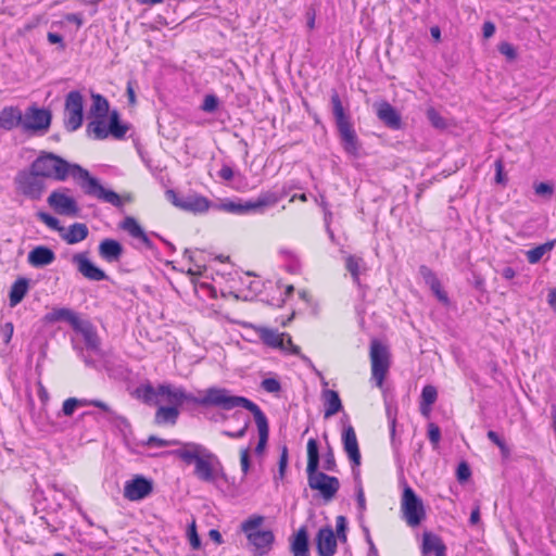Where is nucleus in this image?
<instances>
[{"instance_id":"aec40b11","label":"nucleus","mask_w":556,"mask_h":556,"mask_svg":"<svg viewBox=\"0 0 556 556\" xmlns=\"http://www.w3.org/2000/svg\"><path fill=\"white\" fill-rule=\"evenodd\" d=\"M123 251V245L115 239H104L99 244L100 256L109 263L119 261Z\"/></svg>"},{"instance_id":"e433bc0d","label":"nucleus","mask_w":556,"mask_h":556,"mask_svg":"<svg viewBox=\"0 0 556 556\" xmlns=\"http://www.w3.org/2000/svg\"><path fill=\"white\" fill-rule=\"evenodd\" d=\"M364 266V261L362 257L355 255H348L345 257V268L351 274L353 281L361 286V269Z\"/></svg>"},{"instance_id":"58836bf2","label":"nucleus","mask_w":556,"mask_h":556,"mask_svg":"<svg viewBox=\"0 0 556 556\" xmlns=\"http://www.w3.org/2000/svg\"><path fill=\"white\" fill-rule=\"evenodd\" d=\"M438 397V391L433 386H425L421 391V404L420 409L422 414H426V406H431L435 403Z\"/></svg>"},{"instance_id":"f257e3e1","label":"nucleus","mask_w":556,"mask_h":556,"mask_svg":"<svg viewBox=\"0 0 556 556\" xmlns=\"http://www.w3.org/2000/svg\"><path fill=\"white\" fill-rule=\"evenodd\" d=\"M30 169L42 179L53 178L58 181H64L71 175L78 181L86 194L100 199L116 207L123 205L121 197L115 191L105 189L87 169L78 164H71L53 153H43L38 156L33 162Z\"/></svg>"},{"instance_id":"864d4df0","label":"nucleus","mask_w":556,"mask_h":556,"mask_svg":"<svg viewBox=\"0 0 556 556\" xmlns=\"http://www.w3.org/2000/svg\"><path fill=\"white\" fill-rule=\"evenodd\" d=\"M538 195L549 198L554 192V186L548 182H540L534 186Z\"/></svg>"},{"instance_id":"a878e982","label":"nucleus","mask_w":556,"mask_h":556,"mask_svg":"<svg viewBox=\"0 0 556 556\" xmlns=\"http://www.w3.org/2000/svg\"><path fill=\"white\" fill-rule=\"evenodd\" d=\"M89 235V229L84 223H74L67 229L64 227L63 233L60 237L67 244H76L84 241Z\"/></svg>"},{"instance_id":"412c9836","label":"nucleus","mask_w":556,"mask_h":556,"mask_svg":"<svg viewBox=\"0 0 556 556\" xmlns=\"http://www.w3.org/2000/svg\"><path fill=\"white\" fill-rule=\"evenodd\" d=\"M377 116L388 127L399 129L401 127V116L396 110L388 102L383 101L377 105Z\"/></svg>"},{"instance_id":"3c124183","label":"nucleus","mask_w":556,"mask_h":556,"mask_svg":"<svg viewBox=\"0 0 556 556\" xmlns=\"http://www.w3.org/2000/svg\"><path fill=\"white\" fill-rule=\"evenodd\" d=\"M218 106V99L214 94H206L204 97L203 103L201 105V109L204 112L212 113L214 112Z\"/></svg>"},{"instance_id":"20e7f679","label":"nucleus","mask_w":556,"mask_h":556,"mask_svg":"<svg viewBox=\"0 0 556 556\" xmlns=\"http://www.w3.org/2000/svg\"><path fill=\"white\" fill-rule=\"evenodd\" d=\"M319 451L316 439L307 442V482L312 490L318 491L325 501H331L340 489L337 477L319 471Z\"/></svg>"},{"instance_id":"393cba45","label":"nucleus","mask_w":556,"mask_h":556,"mask_svg":"<svg viewBox=\"0 0 556 556\" xmlns=\"http://www.w3.org/2000/svg\"><path fill=\"white\" fill-rule=\"evenodd\" d=\"M121 228L128 232L132 238L140 240L146 248L152 249V241L134 217L127 216L121 223Z\"/></svg>"},{"instance_id":"cd10ccee","label":"nucleus","mask_w":556,"mask_h":556,"mask_svg":"<svg viewBox=\"0 0 556 556\" xmlns=\"http://www.w3.org/2000/svg\"><path fill=\"white\" fill-rule=\"evenodd\" d=\"M179 204L181 210L193 213H203L210 207V201L205 197L199 194L185 197Z\"/></svg>"},{"instance_id":"7c9ffc66","label":"nucleus","mask_w":556,"mask_h":556,"mask_svg":"<svg viewBox=\"0 0 556 556\" xmlns=\"http://www.w3.org/2000/svg\"><path fill=\"white\" fill-rule=\"evenodd\" d=\"M45 319L48 323L65 320L70 323L73 328H78V323L80 321L78 316L72 309L66 307L52 309L46 315Z\"/></svg>"},{"instance_id":"a211bd4d","label":"nucleus","mask_w":556,"mask_h":556,"mask_svg":"<svg viewBox=\"0 0 556 556\" xmlns=\"http://www.w3.org/2000/svg\"><path fill=\"white\" fill-rule=\"evenodd\" d=\"M248 541L254 547L256 554L265 555L271 549L275 535L270 530H261L249 533Z\"/></svg>"},{"instance_id":"c9c22d12","label":"nucleus","mask_w":556,"mask_h":556,"mask_svg":"<svg viewBox=\"0 0 556 556\" xmlns=\"http://www.w3.org/2000/svg\"><path fill=\"white\" fill-rule=\"evenodd\" d=\"M90 113L98 118H105L109 113L108 100L99 93H92Z\"/></svg>"},{"instance_id":"de8ad7c7","label":"nucleus","mask_w":556,"mask_h":556,"mask_svg":"<svg viewBox=\"0 0 556 556\" xmlns=\"http://www.w3.org/2000/svg\"><path fill=\"white\" fill-rule=\"evenodd\" d=\"M323 468L327 471L336 472L337 463L332 447L328 444L327 452L324 455Z\"/></svg>"},{"instance_id":"4be33fe9","label":"nucleus","mask_w":556,"mask_h":556,"mask_svg":"<svg viewBox=\"0 0 556 556\" xmlns=\"http://www.w3.org/2000/svg\"><path fill=\"white\" fill-rule=\"evenodd\" d=\"M22 127V112L17 106H5L0 111V129L12 130Z\"/></svg>"},{"instance_id":"2eb2a0df","label":"nucleus","mask_w":556,"mask_h":556,"mask_svg":"<svg viewBox=\"0 0 556 556\" xmlns=\"http://www.w3.org/2000/svg\"><path fill=\"white\" fill-rule=\"evenodd\" d=\"M287 194L288 191L285 188L264 191L255 200H249L247 207H250L251 212L263 213L265 208L276 205Z\"/></svg>"},{"instance_id":"6ab92c4d","label":"nucleus","mask_w":556,"mask_h":556,"mask_svg":"<svg viewBox=\"0 0 556 556\" xmlns=\"http://www.w3.org/2000/svg\"><path fill=\"white\" fill-rule=\"evenodd\" d=\"M290 552L292 553L293 556H311L308 532L305 527H301L290 538Z\"/></svg>"},{"instance_id":"b1692460","label":"nucleus","mask_w":556,"mask_h":556,"mask_svg":"<svg viewBox=\"0 0 556 556\" xmlns=\"http://www.w3.org/2000/svg\"><path fill=\"white\" fill-rule=\"evenodd\" d=\"M321 399L325 406L324 418L328 419L342 410V402L339 393L334 390L326 389L321 393Z\"/></svg>"},{"instance_id":"39448f33","label":"nucleus","mask_w":556,"mask_h":556,"mask_svg":"<svg viewBox=\"0 0 556 556\" xmlns=\"http://www.w3.org/2000/svg\"><path fill=\"white\" fill-rule=\"evenodd\" d=\"M330 102L336 126L344 151L351 155H357L359 150L357 135L353 128L351 116L343 106L337 90H332Z\"/></svg>"},{"instance_id":"c85d7f7f","label":"nucleus","mask_w":556,"mask_h":556,"mask_svg":"<svg viewBox=\"0 0 556 556\" xmlns=\"http://www.w3.org/2000/svg\"><path fill=\"white\" fill-rule=\"evenodd\" d=\"M29 290V279L25 277L17 278L11 286L9 292L10 306L15 307L20 304Z\"/></svg>"},{"instance_id":"8fccbe9b","label":"nucleus","mask_w":556,"mask_h":556,"mask_svg":"<svg viewBox=\"0 0 556 556\" xmlns=\"http://www.w3.org/2000/svg\"><path fill=\"white\" fill-rule=\"evenodd\" d=\"M261 387L268 393H278L281 390L280 382L275 378H266L261 382Z\"/></svg>"},{"instance_id":"1a4fd4ad","label":"nucleus","mask_w":556,"mask_h":556,"mask_svg":"<svg viewBox=\"0 0 556 556\" xmlns=\"http://www.w3.org/2000/svg\"><path fill=\"white\" fill-rule=\"evenodd\" d=\"M14 184L16 191L30 200H39L46 189L43 179L33 169L18 172Z\"/></svg>"},{"instance_id":"0eeeda50","label":"nucleus","mask_w":556,"mask_h":556,"mask_svg":"<svg viewBox=\"0 0 556 556\" xmlns=\"http://www.w3.org/2000/svg\"><path fill=\"white\" fill-rule=\"evenodd\" d=\"M224 391L227 395H232L229 390L224 388H210L205 391V395L201 399L194 397L192 394L187 393L182 388H173L170 384H161L157 388V395H164L167 401L173 404L172 406L181 405L184 402H192L202 406H215L216 404L206 403V399L215 392Z\"/></svg>"},{"instance_id":"f03ea898","label":"nucleus","mask_w":556,"mask_h":556,"mask_svg":"<svg viewBox=\"0 0 556 556\" xmlns=\"http://www.w3.org/2000/svg\"><path fill=\"white\" fill-rule=\"evenodd\" d=\"M172 454L187 465L194 464L193 473L200 481L213 483L224 476L219 458L201 444L187 442Z\"/></svg>"},{"instance_id":"6e6552de","label":"nucleus","mask_w":556,"mask_h":556,"mask_svg":"<svg viewBox=\"0 0 556 556\" xmlns=\"http://www.w3.org/2000/svg\"><path fill=\"white\" fill-rule=\"evenodd\" d=\"M401 511L403 518L409 527H416L426 517V511L421 498L409 486L405 485L401 498Z\"/></svg>"},{"instance_id":"680f3d73","label":"nucleus","mask_w":556,"mask_h":556,"mask_svg":"<svg viewBox=\"0 0 556 556\" xmlns=\"http://www.w3.org/2000/svg\"><path fill=\"white\" fill-rule=\"evenodd\" d=\"M240 464H241V470L243 475L245 476L249 472L250 469V456H249V448H243L240 453Z\"/></svg>"},{"instance_id":"09e8293b","label":"nucleus","mask_w":556,"mask_h":556,"mask_svg":"<svg viewBox=\"0 0 556 556\" xmlns=\"http://www.w3.org/2000/svg\"><path fill=\"white\" fill-rule=\"evenodd\" d=\"M419 274L429 287L433 286V283L435 286L437 280H439L435 274L426 265L419 267Z\"/></svg>"},{"instance_id":"a18cd8bd","label":"nucleus","mask_w":556,"mask_h":556,"mask_svg":"<svg viewBox=\"0 0 556 556\" xmlns=\"http://www.w3.org/2000/svg\"><path fill=\"white\" fill-rule=\"evenodd\" d=\"M427 117L433 127L438 129H444L446 127L445 119L434 108H429L427 110Z\"/></svg>"},{"instance_id":"0e129e2a","label":"nucleus","mask_w":556,"mask_h":556,"mask_svg":"<svg viewBox=\"0 0 556 556\" xmlns=\"http://www.w3.org/2000/svg\"><path fill=\"white\" fill-rule=\"evenodd\" d=\"M248 428H249V421H247L244 424V426L240 430H238L236 432H231V431L225 430L222 433H223V435L231 438V439H240V438H243L245 435Z\"/></svg>"},{"instance_id":"ea45409f","label":"nucleus","mask_w":556,"mask_h":556,"mask_svg":"<svg viewBox=\"0 0 556 556\" xmlns=\"http://www.w3.org/2000/svg\"><path fill=\"white\" fill-rule=\"evenodd\" d=\"M37 217L42 223H45L49 228L58 231L59 235L63 233L64 227L60 224V220L56 217H54L46 212H38Z\"/></svg>"},{"instance_id":"7ed1b4c3","label":"nucleus","mask_w":556,"mask_h":556,"mask_svg":"<svg viewBox=\"0 0 556 556\" xmlns=\"http://www.w3.org/2000/svg\"><path fill=\"white\" fill-rule=\"evenodd\" d=\"M205 402L216 404L219 408L225 410L242 407L251 412L258 431V443L255 447V453H263L268 441L269 427L267 417L254 402L244 396L227 395L224 391L213 392Z\"/></svg>"},{"instance_id":"f3484780","label":"nucleus","mask_w":556,"mask_h":556,"mask_svg":"<svg viewBox=\"0 0 556 556\" xmlns=\"http://www.w3.org/2000/svg\"><path fill=\"white\" fill-rule=\"evenodd\" d=\"M342 444L345 453L354 466L361 465V452L353 426H344L342 431Z\"/></svg>"},{"instance_id":"338daca9","label":"nucleus","mask_w":556,"mask_h":556,"mask_svg":"<svg viewBox=\"0 0 556 556\" xmlns=\"http://www.w3.org/2000/svg\"><path fill=\"white\" fill-rule=\"evenodd\" d=\"M482 31H483V37L485 39L491 38L494 35V33H495V25H494V23H492L490 21L484 22L483 26H482Z\"/></svg>"},{"instance_id":"dca6fc26","label":"nucleus","mask_w":556,"mask_h":556,"mask_svg":"<svg viewBox=\"0 0 556 556\" xmlns=\"http://www.w3.org/2000/svg\"><path fill=\"white\" fill-rule=\"evenodd\" d=\"M319 556H333L337 552V538L331 527L320 528L316 535Z\"/></svg>"},{"instance_id":"603ef678","label":"nucleus","mask_w":556,"mask_h":556,"mask_svg":"<svg viewBox=\"0 0 556 556\" xmlns=\"http://www.w3.org/2000/svg\"><path fill=\"white\" fill-rule=\"evenodd\" d=\"M498 51L510 61L517 58L516 49L509 42H501L498 45Z\"/></svg>"},{"instance_id":"c03bdc74","label":"nucleus","mask_w":556,"mask_h":556,"mask_svg":"<svg viewBox=\"0 0 556 556\" xmlns=\"http://www.w3.org/2000/svg\"><path fill=\"white\" fill-rule=\"evenodd\" d=\"M184 443L185 442H181L179 440H164V439L157 438L155 435L149 437L146 442V444L149 446H159V447L170 446V445H178L179 447H182Z\"/></svg>"},{"instance_id":"423d86ee","label":"nucleus","mask_w":556,"mask_h":556,"mask_svg":"<svg viewBox=\"0 0 556 556\" xmlns=\"http://www.w3.org/2000/svg\"><path fill=\"white\" fill-rule=\"evenodd\" d=\"M369 358L371 365V379L378 388L383 387L386 376L391 365L389 348L377 339L370 341Z\"/></svg>"},{"instance_id":"4d7b16f0","label":"nucleus","mask_w":556,"mask_h":556,"mask_svg":"<svg viewBox=\"0 0 556 556\" xmlns=\"http://www.w3.org/2000/svg\"><path fill=\"white\" fill-rule=\"evenodd\" d=\"M14 331V326L11 321L3 324L0 328V336L5 344L10 343Z\"/></svg>"},{"instance_id":"bb28decb","label":"nucleus","mask_w":556,"mask_h":556,"mask_svg":"<svg viewBox=\"0 0 556 556\" xmlns=\"http://www.w3.org/2000/svg\"><path fill=\"white\" fill-rule=\"evenodd\" d=\"M421 551L422 556H430L432 553L437 556L442 552H446V546L439 535L431 532H425L422 535Z\"/></svg>"},{"instance_id":"bf43d9fd","label":"nucleus","mask_w":556,"mask_h":556,"mask_svg":"<svg viewBox=\"0 0 556 556\" xmlns=\"http://www.w3.org/2000/svg\"><path fill=\"white\" fill-rule=\"evenodd\" d=\"M288 466V447L285 445L281 448V454L279 458V477L283 478L286 469Z\"/></svg>"},{"instance_id":"37998d69","label":"nucleus","mask_w":556,"mask_h":556,"mask_svg":"<svg viewBox=\"0 0 556 556\" xmlns=\"http://www.w3.org/2000/svg\"><path fill=\"white\" fill-rule=\"evenodd\" d=\"M248 206V201L241 203V202H233L229 201L222 204V207L224 211L235 214H245L251 212L250 207Z\"/></svg>"},{"instance_id":"49530a36","label":"nucleus","mask_w":556,"mask_h":556,"mask_svg":"<svg viewBox=\"0 0 556 556\" xmlns=\"http://www.w3.org/2000/svg\"><path fill=\"white\" fill-rule=\"evenodd\" d=\"M346 529H348V523H346V519L344 516H338L337 519H336V538H337V541L339 540L340 542H346Z\"/></svg>"},{"instance_id":"473e14b6","label":"nucleus","mask_w":556,"mask_h":556,"mask_svg":"<svg viewBox=\"0 0 556 556\" xmlns=\"http://www.w3.org/2000/svg\"><path fill=\"white\" fill-rule=\"evenodd\" d=\"M179 409L176 406H160L154 416V422L161 425H172L177 422Z\"/></svg>"},{"instance_id":"052dcab7","label":"nucleus","mask_w":556,"mask_h":556,"mask_svg":"<svg viewBox=\"0 0 556 556\" xmlns=\"http://www.w3.org/2000/svg\"><path fill=\"white\" fill-rule=\"evenodd\" d=\"M431 291L435 294L439 301L447 303L448 298L445 291L442 290L440 280H437V285L430 286Z\"/></svg>"},{"instance_id":"2f4dec72","label":"nucleus","mask_w":556,"mask_h":556,"mask_svg":"<svg viewBox=\"0 0 556 556\" xmlns=\"http://www.w3.org/2000/svg\"><path fill=\"white\" fill-rule=\"evenodd\" d=\"M74 330L79 331L83 334L88 350H91L94 353H100V339L90 324L83 325L79 321L78 328H74Z\"/></svg>"},{"instance_id":"69168bd1","label":"nucleus","mask_w":556,"mask_h":556,"mask_svg":"<svg viewBox=\"0 0 556 556\" xmlns=\"http://www.w3.org/2000/svg\"><path fill=\"white\" fill-rule=\"evenodd\" d=\"M495 170H496V175H495L496 182L504 184V181H505V178L503 175L504 165H503V161L501 159L495 161Z\"/></svg>"},{"instance_id":"4468645a","label":"nucleus","mask_w":556,"mask_h":556,"mask_svg":"<svg viewBox=\"0 0 556 556\" xmlns=\"http://www.w3.org/2000/svg\"><path fill=\"white\" fill-rule=\"evenodd\" d=\"M72 262L77 266V270L91 281H101L108 279V275L97 267L86 255V253H76Z\"/></svg>"},{"instance_id":"f704fd0d","label":"nucleus","mask_w":556,"mask_h":556,"mask_svg":"<svg viewBox=\"0 0 556 556\" xmlns=\"http://www.w3.org/2000/svg\"><path fill=\"white\" fill-rule=\"evenodd\" d=\"M109 125L105 123V118L96 117L94 121L87 125V132L92 135L97 140H103L109 136Z\"/></svg>"},{"instance_id":"79ce46f5","label":"nucleus","mask_w":556,"mask_h":556,"mask_svg":"<svg viewBox=\"0 0 556 556\" xmlns=\"http://www.w3.org/2000/svg\"><path fill=\"white\" fill-rule=\"evenodd\" d=\"M87 400L70 397L63 402L62 412L65 416H72L78 406H86Z\"/></svg>"},{"instance_id":"5701e85b","label":"nucleus","mask_w":556,"mask_h":556,"mask_svg":"<svg viewBox=\"0 0 556 556\" xmlns=\"http://www.w3.org/2000/svg\"><path fill=\"white\" fill-rule=\"evenodd\" d=\"M54 260V252L45 245L36 247L28 253V263L34 267L50 265Z\"/></svg>"},{"instance_id":"4c0bfd02","label":"nucleus","mask_w":556,"mask_h":556,"mask_svg":"<svg viewBox=\"0 0 556 556\" xmlns=\"http://www.w3.org/2000/svg\"><path fill=\"white\" fill-rule=\"evenodd\" d=\"M555 245V240L547 241L543 244H540L529 251H527V260L530 264H536L541 261V258L546 254L547 252H551Z\"/></svg>"},{"instance_id":"6e6d98bb","label":"nucleus","mask_w":556,"mask_h":556,"mask_svg":"<svg viewBox=\"0 0 556 556\" xmlns=\"http://www.w3.org/2000/svg\"><path fill=\"white\" fill-rule=\"evenodd\" d=\"M456 476L459 482H465L470 478L471 471L467 463L462 462L458 465Z\"/></svg>"},{"instance_id":"9b49d317","label":"nucleus","mask_w":556,"mask_h":556,"mask_svg":"<svg viewBox=\"0 0 556 556\" xmlns=\"http://www.w3.org/2000/svg\"><path fill=\"white\" fill-rule=\"evenodd\" d=\"M52 119L51 112L46 109L31 105L22 113V128L25 132L47 131Z\"/></svg>"},{"instance_id":"13d9d810","label":"nucleus","mask_w":556,"mask_h":556,"mask_svg":"<svg viewBox=\"0 0 556 556\" xmlns=\"http://www.w3.org/2000/svg\"><path fill=\"white\" fill-rule=\"evenodd\" d=\"M188 534H189L190 545L192 546V548L193 549L200 548L201 540H200V538H199V535L197 533V529H195V523L194 522L189 527Z\"/></svg>"},{"instance_id":"e2e57ef3","label":"nucleus","mask_w":556,"mask_h":556,"mask_svg":"<svg viewBox=\"0 0 556 556\" xmlns=\"http://www.w3.org/2000/svg\"><path fill=\"white\" fill-rule=\"evenodd\" d=\"M285 344L287 346V353L293 355H301L300 348L293 344L291 337L288 333H285Z\"/></svg>"},{"instance_id":"72a5a7b5","label":"nucleus","mask_w":556,"mask_h":556,"mask_svg":"<svg viewBox=\"0 0 556 556\" xmlns=\"http://www.w3.org/2000/svg\"><path fill=\"white\" fill-rule=\"evenodd\" d=\"M109 135H112L116 139H122L128 131V126L119 122V114L117 111H113L110 114L109 123Z\"/></svg>"},{"instance_id":"ddd939ff","label":"nucleus","mask_w":556,"mask_h":556,"mask_svg":"<svg viewBox=\"0 0 556 556\" xmlns=\"http://www.w3.org/2000/svg\"><path fill=\"white\" fill-rule=\"evenodd\" d=\"M153 490L152 482L142 476H136L126 481L124 486V497L129 501H140L151 494Z\"/></svg>"},{"instance_id":"a19ab883","label":"nucleus","mask_w":556,"mask_h":556,"mask_svg":"<svg viewBox=\"0 0 556 556\" xmlns=\"http://www.w3.org/2000/svg\"><path fill=\"white\" fill-rule=\"evenodd\" d=\"M264 517L260 515H255L247 519L242 522L241 529L249 536V533H253L258 531L257 528L263 523Z\"/></svg>"},{"instance_id":"f8f14e48","label":"nucleus","mask_w":556,"mask_h":556,"mask_svg":"<svg viewBox=\"0 0 556 556\" xmlns=\"http://www.w3.org/2000/svg\"><path fill=\"white\" fill-rule=\"evenodd\" d=\"M49 206L59 215L77 216L79 206L76 200L62 190L53 191L47 199Z\"/></svg>"},{"instance_id":"5fc2aeb1","label":"nucleus","mask_w":556,"mask_h":556,"mask_svg":"<svg viewBox=\"0 0 556 556\" xmlns=\"http://www.w3.org/2000/svg\"><path fill=\"white\" fill-rule=\"evenodd\" d=\"M428 438L433 446H437L441 439V430L435 424H429Z\"/></svg>"},{"instance_id":"774afa93","label":"nucleus","mask_w":556,"mask_h":556,"mask_svg":"<svg viewBox=\"0 0 556 556\" xmlns=\"http://www.w3.org/2000/svg\"><path fill=\"white\" fill-rule=\"evenodd\" d=\"M218 176H219L222 179L229 181V180H231V179H232V177H233V170H232V168H231L230 166H228V165H224V166L220 168V170H219V173H218Z\"/></svg>"},{"instance_id":"c756f323","label":"nucleus","mask_w":556,"mask_h":556,"mask_svg":"<svg viewBox=\"0 0 556 556\" xmlns=\"http://www.w3.org/2000/svg\"><path fill=\"white\" fill-rule=\"evenodd\" d=\"M258 334L263 343L267 346L287 351V346L285 344V333H280L277 330L269 328H261L258 330Z\"/></svg>"},{"instance_id":"9d476101","label":"nucleus","mask_w":556,"mask_h":556,"mask_svg":"<svg viewBox=\"0 0 556 556\" xmlns=\"http://www.w3.org/2000/svg\"><path fill=\"white\" fill-rule=\"evenodd\" d=\"M84 119V98L79 91H70L65 98L64 126L68 131L77 130Z\"/></svg>"}]
</instances>
